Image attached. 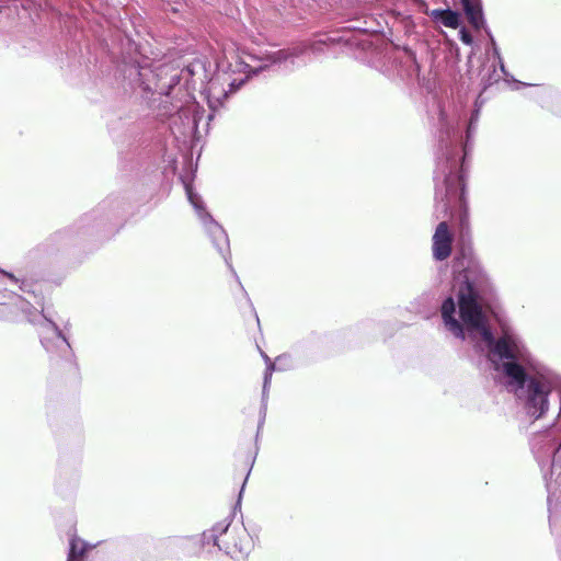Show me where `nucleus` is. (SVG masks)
Returning <instances> with one entry per match:
<instances>
[{"label": "nucleus", "instance_id": "obj_1", "mask_svg": "<svg viewBox=\"0 0 561 561\" xmlns=\"http://www.w3.org/2000/svg\"><path fill=\"white\" fill-rule=\"evenodd\" d=\"M484 280V275L476 265L466 267L455 276L458 310L454 299L447 298L442 305L444 324L458 339H465L466 330L486 345L491 362L507 378V386L522 401L525 413L537 420L549 409L552 378L514 330L504 328L502 335L494 340L486 316L478 302Z\"/></svg>", "mask_w": 561, "mask_h": 561}, {"label": "nucleus", "instance_id": "obj_2", "mask_svg": "<svg viewBox=\"0 0 561 561\" xmlns=\"http://www.w3.org/2000/svg\"><path fill=\"white\" fill-rule=\"evenodd\" d=\"M216 73L208 81L204 94L208 106L216 111L224 105L228 94L239 89L249 78V73H255L267 65L254 67L243 60L234 51L224 49V58L218 61Z\"/></svg>", "mask_w": 561, "mask_h": 561}, {"label": "nucleus", "instance_id": "obj_3", "mask_svg": "<svg viewBox=\"0 0 561 561\" xmlns=\"http://www.w3.org/2000/svg\"><path fill=\"white\" fill-rule=\"evenodd\" d=\"M241 533L243 534V538L236 541L234 539L238 536V530L234 528L230 529L229 524L226 520H222L217 523L211 529L204 531L203 543H213L219 550L225 551L233 558L238 557V554L244 556L249 553L250 541L248 536L244 534V530Z\"/></svg>", "mask_w": 561, "mask_h": 561}, {"label": "nucleus", "instance_id": "obj_4", "mask_svg": "<svg viewBox=\"0 0 561 561\" xmlns=\"http://www.w3.org/2000/svg\"><path fill=\"white\" fill-rule=\"evenodd\" d=\"M185 192L192 206L195 208L197 216L205 226V229L210 234L215 247L222 252L228 247V237L225 230L213 219V217L205 210L201 196L194 192L190 183L185 184Z\"/></svg>", "mask_w": 561, "mask_h": 561}, {"label": "nucleus", "instance_id": "obj_5", "mask_svg": "<svg viewBox=\"0 0 561 561\" xmlns=\"http://www.w3.org/2000/svg\"><path fill=\"white\" fill-rule=\"evenodd\" d=\"M322 45H325V41L300 42L289 48L265 54L260 57V60L267 61L270 64H285L288 61L294 64L295 59L306 55L309 50L312 53L321 51Z\"/></svg>", "mask_w": 561, "mask_h": 561}, {"label": "nucleus", "instance_id": "obj_6", "mask_svg": "<svg viewBox=\"0 0 561 561\" xmlns=\"http://www.w3.org/2000/svg\"><path fill=\"white\" fill-rule=\"evenodd\" d=\"M455 168L456 161L453 160L450 162L449 159H446L443 162H438L437 165L435 175V180L437 181L435 198L436 201L440 199L443 202L445 211L447 210L448 203L456 195L453 175V170Z\"/></svg>", "mask_w": 561, "mask_h": 561}, {"label": "nucleus", "instance_id": "obj_7", "mask_svg": "<svg viewBox=\"0 0 561 561\" xmlns=\"http://www.w3.org/2000/svg\"><path fill=\"white\" fill-rule=\"evenodd\" d=\"M204 114V110L195 101L188 102L182 107L175 116H173V124L176 121L181 122V126L178 130L181 135H192L197 131L198 123L201 122Z\"/></svg>", "mask_w": 561, "mask_h": 561}, {"label": "nucleus", "instance_id": "obj_8", "mask_svg": "<svg viewBox=\"0 0 561 561\" xmlns=\"http://www.w3.org/2000/svg\"><path fill=\"white\" fill-rule=\"evenodd\" d=\"M451 240L447 222L442 221L433 236V255L436 260L443 261L450 255Z\"/></svg>", "mask_w": 561, "mask_h": 561}, {"label": "nucleus", "instance_id": "obj_9", "mask_svg": "<svg viewBox=\"0 0 561 561\" xmlns=\"http://www.w3.org/2000/svg\"><path fill=\"white\" fill-rule=\"evenodd\" d=\"M42 334V344L48 352H53L55 347L61 352L70 348L68 341L54 323L47 322L43 325Z\"/></svg>", "mask_w": 561, "mask_h": 561}, {"label": "nucleus", "instance_id": "obj_10", "mask_svg": "<svg viewBox=\"0 0 561 561\" xmlns=\"http://www.w3.org/2000/svg\"><path fill=\"white\" fill-rule=\"evenodd\" d=\"M460 1L469 23L477 30L482 27L484 25V20L480 4L476 0Z\"/></svg>", "mask_w": 561, "mask_h": 561}, {"label": "nucleus", "instance_id": "obj_11", "mask_svg": "<svg viewBox=\"0 0 561 561\" xmlns=\"http://www.w3.org/2000/svg\"><path fill=\"white\" fill-rule=\"evenodd\" d=\"M428 15L437 22H440L444 26L450 28H457L460 23L459 13L451 10H432Z\"/></svg>", "mask_w": 561, "mask_h": 561}, {"label": "nucleus", "instance_id": "obj_12", "mask_svg": "<svg viewBox=\"0 0 561 561\" xmlns=\"http://www.w3.org/2000/svg\"><path fill=\"white\" fill-rule=\"evenodd\" d=\"M546 485L548 490V505L549 512L552 513L553 510L557 508L559 502H561V489L559 490L560 482L552 481V479L548 480L546 478Z\"/></svg>", "mask_w": 561, "mask_h": 561}, {"label": "nucleus", "instance_id": "obj_13", "mask_svg": "<svg viewBox=\"0 0 561 561\" xmlns=\"http://www.w3.org/2000/svg\"><path fill=\"white\" fill-rule=\"evenodd\" d=\"M88 545L77 538H72L70 541V550L67 561H75L77 558L83 556Z\"/></svg>", "mask_w": 561, "mask_h": 561}, {"label": "nucleus", "instance_id": "obj_14", "mask_svg": "<svg viewBox=\"0 0 561 561\" xmlns=\"http://www.w3.org/2000/svg\"><path fill=\"white\" fill-rule=\"evenodd\" d=\"M263 357H264V360L267 365L266 367V371H265V376H264V385H263V392L265 393L266 390H267V387L270 385V381H271V377H272V373L273 370L275 369V364H273L270 359V357L265 354H263Z\"/></svg>", "mask_w": 561, "mask_h": 561}, {"label": "nucleus", "instance_id": "obj_15", "mask_svg": "<svg viewBox=\"0 0 561 561\" xmlns=\"http://www.w3.org/2000/svg\"><path fill=\"white\" fill-rule=\"evenodd\" d=\"M548 442H549V446L547 448L546 454L548 456H550V455L554 456L556 453L559 451V449L561 448V439L558 442L554 438L553 439L549 438Z\"/></svg>", "mask_w": 561, "mask_h": 561}, {"label": "nucleus", "instance_id": "obj_16", "mask_svg": "<svg viewBox=\"0 0 561 561\" xmlns=\"http://www.w3.org/2000/svg\"><path fill=\"white\" fill-rule=\"evenodd\" d=\"M459 34H460V41L463 44H466V45L472 44V36L466 30H461Z\"/></svg>", "mask_w": 561, "mask_h": 561}, {"label": "nucleus", "instance_id": "obj_17", "mask_svg": "<svg viewBox=\"0 0 561 561\" xmlns=\"http://www.w3.org/2000/svg\"><path fill=\"white\" fill-rule=\"evenodd\" d=\"M474 125H476V123H473V118H470L468 130H467V141H469L471 133L474 129ZM463 150H465V157H466L467 150H468V142H466Z\"/></svg>", "mask_w": 561, "mask_h": 561}, {"label": "nucleus", "instance_id": "obj_18", "mask_svg": "<svg viewBox=\"0 0 561 561\" xmlns=\"http://www.w3.org/2000/svg\"><path fill=\"white\" fill-rule=\"evenodd\" d=\"M0 273H1V274H3L4 276H7V277H8L9 279H11L12 282L18 283V279L15 278V276H14L13 274H11V273H7V272L1 271V270H0Z\"/></svg>", "mask_w": 561, "mask_h": 561}, {"label": "nucleus", "instance_id": "obj_19", "mask_svg": "<svg viewBox=\"0 0 561 561\" xmlns=\"http://www.w3.org/2000/svg\"><path fill=\"white\" fill-rule=\"evenodd\" d=\"M471 118H473V123H477V121H478V118H479V108H477V110L473 112V114H472Z\"/></svg>", "mask_w": 561, "mask_h": 561}, {"label": "nucleus", "instance_id": "obj_20", "mask_svg": "<svg viewBox=\"0 0 561 561\" xmlns=\"http://www.w3.org/2000/svg\"><path fill=\"white\" fill-rule=\"evenodd\" d=\"M558 471V466L553 462L551 469V477Z\"/></svg>", "mask_w": 561, "mask_h": 561}, {"label": "nucleus", "instance_id": "obj_21", "mask_svg": "<svg viewBox=\"0 0 561 561\" xmlns=\"http://www.w3.org/2000/svg\"><path fill=\"white\" fill-rule=\"evenodd\" d=\"M533 448H534V451H535L536 454H538V453H539V447H538V443H537V442H535V443H534Z\"/></svg>", "mask_w": 561, "mask_h": 561}, {"label": "nucleus", "instance_id": "obj_22", "mask_svg": "<svg viewBox=\"0 0 561 561\" xmlns=\"http://www.w3.org/2000/svg\"><path fill=\"white\" fill-rule=\"evenodd\" d=\"M461 225H462L463 227L467 225V222H466V218H465V217H463V218H461Z\"/></svg>", "mask_w": 561, "mask_h": 561}, {"label": "nucleus", "instance_id": "obj_23", "mask_svg": "<svg viewBox=\"0 0 561 561\" xmlns=\"http://www.w3.org/2000/svg\"><path fill=\"white\" fill-rule=\"evenodd\" d=\"M283 359H285V357H278V358L276 359L277 364L279 365V364H280V362H282Z\"/></svg>", "mask_w": 561, "mask_h": 561}, {"label": "nucleus", "instance_id": "obj_24", "mask_svg": "<svg viewBox=\"0 0 561 561\" xmlns=\"http://www.w3.org/2000/svg\"><path fill=\"white\" fill-rule=\"evenodd\" d=\"M492 43H493V45H494V53H495V54H497V48L495 47V43H494V41H493V39H492Z\"/></svg>", "mask_w": 561, "mask_h": 561}, {"label": "nucleus", "instance_id": "obj_25", "mask_svg": "<svg viewBox=\"0 0 561 561\" xmlns=\"http://www.w3.org/2000/svg\"><path fill=\"white\" fill-rule=\"evenodd\" d=\"M172 125H173V126H171V129H174V126H176V125H178V123H176V124H173V123H172Z\"/></svg>", "mask_w": 561, "mask_h": 561}]
</instances>
